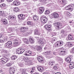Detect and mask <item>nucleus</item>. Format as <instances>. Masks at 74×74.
I'll list each match as a JSON object with an SVG mask.
<instances>
[{"mask_svg":"<svg viewBox=\"0 0 74 74\" xmlns=\"http://www.w3.org/2000/svg\"><path fill=\"white\" fill-rule=\"evenodd\" d=\"M23 40H24L25 42L26 43V44H28L30 42V40H28V39L24 38L23 39Z\"/></svg>","mask_w":74,"mask_h":74,"instance_id":"22","label":"nucleus"},{"mask_svg":"<svg viewBox=\"0 0 74 74\" xmlns=\"http://www.w3.org/2000/svg\"><path fill=\"white\" fill-rule=\"evenodd\" d=\"M69 67L70 69H73L74 67V63L70 64L69 65Z\"/></svg>","mask_w":74,"mask_h":74,"instance_id":"26","label":"nucleus"},{"mask_svg":"<svg viewBox=\"0 0 74 74\" xmlns=\"http://www.w3.org/2000/svg\"><path fill=\"white\" fill-rule=\"evenodd\" d=\"M53 68L54 70H57L58 69V68H57V66H54Z\"/></svg>","mask_w":74,"mask_h":74,"instance_id":"51","label":"nucleus"},{"mask_svg":"<svg viewBox=\"0 0 74 74\" xmlns=\"http://www.w3.org/2000/svg\"><path fill=\"white\" fill-rule=\"evenodd\" d=\"M66 45L68 47H72L73 46L72 44L70 43H67L66 44Z\"/></svg>","mask_w":74,"mask_h":74,"instance_id":"39","label":"nucleus"},{"mask_svg":"<svg viewBox=\"0 0 74 74\" xmlns=\"http://www.w3.org/2000/svg\"><path fill=\"white\" fill-rule=\"evenodd\" d=\"M27 23L28 25H32V21H28L27 22Z\"/></svg>","mask_w":74,"mask_h":74,"instance_id":"38","label":"nucleus"},{"mask_svg":"<svg viewBox=\"0 0 74 74\" xmlns=\"http://www.w3.org/2000/svg\"><path fill=\"white\" fill-rule=\"evenodd\" d=\"M34 67H32V70L31 71V73H33L34 71Z\"/></svg>","mask_w":74,"mask_h":74,"instance_id":"45","label":"nucleus"},{"mask_svg":"<svg viewBox=\"0 0 74 74\" xmlns=\"http://www.w3.org/2000/svg\"><path fill=\"white\" fill-rule=\"evenodd\" d=\"M60 50H61V51H64V50L66 49H64V48L63 47H61L60 48Z\"/></svg>","mask_w":74,"mask_h":74,"instance_id":"50","label":"nucleus"},{"mask_svg":"<svg viewBox=\"0 0 74 74\" xmlns=\"http://www.w3.org/2000/svg\"><path fill=\"white\" fill-rule=\"evenodd\" d=\"M12 43L11 41H8L7 43H6L5 44V46L7 48H10L12 46Z\"/></svg>","mask_w":74,"mask_h":74,"instance_id":"9","label":"nucleus"},{"mask_svg":"<svg viewBox=\"0 0 74 74\" xmlns=\"http://www.w3.org/2000/svg\"><path fill=\"white\" fill-rule=\"evenodd\" d=\"M2 51L3 53H5V52H7V51L6 50H2Z\"/></svg>","mask_w":74,"mask_h":74,"instance_id":"56","label":"nucleus"},{"mask_svg":"<svg viewBox=\"0 0 74 74\" xmlns=\"http://www.w3.org/2000/svg\"><path fill=\"white\" fill-rule=\"evenodd\" d=\"M5 41H8V39L4 38L3 39V40L0 39V42H4Z\"/></svg>","mask_w":74,"mask_h":74,"instance_id":"29","label":"nucleus"},{"mask_svg":"<svg viewBox=\"0 0 74 74\" xmlns=\"http://www.w3.org/2000/svg\"><path fill=\"white\" fill-rule=\"evenodd\" d=\"M9 73L10 74H14L15 73V71H14V70L10 69L9 70Z\"/></svg>","mask_w":74,"mask_h":74,"instance_id":"33","label":"nucleus"},{"mask_svg":"<svg viewBox=\"0 0 74 74\" xmlns=\"http://www.w3.org/2000/svg\"><path fill=\"white\" fill-rule=\"evenodd\" d=\"M19 66L22 67V66H23V64H22V63H21L19 64Z\"/></svg>","mask_w":74,"mask_h":74,"instance_id":"54","label":"nucleus"},{"mask_svg":"<svg viewBox=\"0 0 74 74\" xmlns=\"http://www.w3.org/2000/svg\"><path fill=\"white\" fill-rule=\"evenodd\" d=\"M58 2L61 5V7H63L67 3V1L66 0H58Z\"/></svg>","mask_w":74,"mask_h":74,"instance_id":"1","label":"nucleus"},{"mask_svg":"<svg viewBox=\"0 0 74 74\" xmlns=\"http://www.w3.org/2000/svg\"><path fill=\"white\" fill-rule=\"evenodd\" d=\"M3 72V70H0V74L1 73H2Z\"/></svg>","mask_w":74,"mask_h":74,"instance_id":"62","label":"nucleus"},{"mask_svg":"<svg viewBox=\"0 0 74 74\" xmlns=\"http://www.w3.org/2000/svg\"><path fill=\"white\" fill-rule=\"evenodd\" d=\"M3 37L4 35L1 34H0V38H3Z\"/></svg>","mask_w":74,"mask_h":74,"instance_id":"52","label":"nucleus"},{"mask_svg":"<svg viewBox=\"0 0 74 74\" xmlns=\"http://www.w3.org/2000/svg\"><path fill=\"white\" fill-rule=\"evenodd\" d=\"M53 25H54V26L56 27V29H61L63 27V25L59 23H54Z\"/></svg>","mask_w":74,"mask_h":74,"instance_id":"2","label":"nucleus"},{"mask_svg":"<svg viewBox=\"0 0 74 74\" xmlns=\"http://www.w3.org/2000/svg\"><path fill=\"white\" fill-rule=\"evenodd\" d=\"M8 33H11V32H12V28H9L8 30Z\"/></svg>","mask_w":74,"mask_h":74,"instance_id":"41","label":"nucleus"},{"mask_svg":"<svg viewBox=\"0 0 74 74\" xmlns=\"http://www.w3.org/2000/svg\"><path fill=\"white\" fill-rule=\"evenodd\" d=\"M63 41H58L57 42H56V43L55 45V47H59L60 46H62L63 45Z\"/></svg>","mask_w":74,"mask_h":74,"instance_id":"6","label":"nucleus"},{"mask_svg":"<svg viewBox=\"0 0 74 74\" xmlns=\"http://www.w3.org/2000/svg\"><path fill=\"white\" fill-rule=\"evenodd\" d=\"M14 11H15L16 12H19L20 10L18 8H14Z\"/></svg>","mask_w":74,"mask_h":74,"instance_id":"35","label":"nucleus"},{"mask_svg":"<svg viewBox=\"0 0 74 74\" xmlns=\"http://www.w3.org/2000/svg\"><path fill=\"white\" fill-rule=\"evenodd\" d=\"M58 62L59 63H60V64L63 63V60L62 59L59 60Z\"/></svg>","mask_w":74,"mask_h":74,"instance_id":"43","label":"nucleus"},{"mask_svg":"<svg viewBox=\"0 0 74 74\" xmlns=\"http://www.w3.org/2000/svg\"><path fill=\"white\" fill-rule=\"evenodd\" d=\"M48 21V19L45 16H42L40 19V21L41 23L43 24H45Z\"/></svg>","mask_w":74,"mask_h":74,"instance_id":"3","label":"nucleus"},{"mask_svg":"<svg viewBox=\"0 0 74 74\" xmlns=\"http://www.w3.org/2000/svg\"><path fill=\"white\" fill-rule=\"evenodd\" d=\"M4 15V13L2 10H0V16H2Z\"/></svg>","mask_w":74,"mask_h":74,"instance_id":"42","label":"nucleus"},{"mask_svg":"<svg viewBox=\"0 0 74 74\" xmlns=\"http://www.w3.org/2000/svg\"><path fill=\"white\" fill-rule=\"evenodd\" d=\"M56 59H57L58 61H59V60H60L61 59L60 58L58 57H56Z\"/></svg>","mask_w":74,"mask_h":74,"instance_id":"48","label":"nucleus"},{"mask_svg":"<svg viewBox=\"0 0 74 74\" xmlns=\"http://www.w3.org/2000/svg\"><path fill=\"white\" fill-rule=\"evenodd\" d=\"M38 69L40 72H42L43 71V70H44V68L42 66H39L38 68Z\"/></svg>","mask_w":74,"mask_h":74,"instance_id":"23","label":"nucleus"},{"mask_svg":"<svg viewBox=\"0 0 74 74\" xmlns=\"http://www.w3.org/2000/svg\"><path fill=\"white\" fill-rule=\"evenodd\" d=\"M67 12H65L64 13V14L65 15H67Z\"/></svg>","mask_w":74,"mask_h":74,"instance_id":"57","label":"nucleus"},{"mask_svg":"<svg viewBox=\"0 0 74 74\" xmlns=\"http://www.w3.org/2000/svg\"><path fill=\"white\" fill-rule=\"evenodd\" d=\"M8 2H11L12 1V0H7Z\"/></svg>","mask_w":74,"mask_h":74,"instance_id":"60","label":"nucleus"},{"mask_svg":"<svg viewBox=\"0 0 74 74\" xmlns=\"http://www.w3.org/2000/svg\"><path fill=\"white\" fill-rule=\"evenodd\" d=\"M20 4V3L18 1L15 0L13 2V5H19Z\"/></svg>","mask_w":74,"mask_h":74,"instance_id":"18","label":"nucleus"},{"mask_svg":"<svg viewBox=\"0 0 74 74\" xmlns=\"http://www.w3.org/2000/svg\"><path fill=\"white\" fill-rule=\"evenodd\" d=\"M49 10H47L45 12V14H49Z\"/></svg>","mask_w":74,"mask_h":74,"instance_id":"44","label":"nucleus"},{"mask_svg":"<svg viewBox=\"0 0 74 74\" xmlns=\"http://www.w3.org/2000/svg\"><path fill=\"white\" fill-rule=\"evenodd\" d=\"M45 0H39V2H40V3H45Z\"/></svg>","mask_w":74,"mask_h":74,"instance_id":"49","label":"nucleus"},{"mask_svg":"<svg viewBox=\"0 0 74 74\" xmlns=\"http://www.w3.org/2000/svg\"><path fill=\"white\" fill-rule=\"evenodd\" d=\"M14 19H15V17L14 15H11L9 16V19L10 20H13Z\"/></svg>","mask_w":74,"mask_h":74,"instance_id":"27","label":"nucleus"},{"mask_svg":"<svg viewBox=\"0 0 74 74\" xmlns=\"http://www.w3.org/2000/svg\"><path fill=\"white\" fill-rule=\"evenodd\" d=\"M71 51L72 52L74 53V47H73V49L71 50Z\"/></svg>","mask_w":74,"mask_h":74,"instance_id":"59","label":"nucleus"},{"mask_svg":"<svg viewBox=\"0 0 74 74\" xmlns=\"http://www.w3.org/2000/svg\"><path fill=\"white\" fill-rule=\"evenodd\" d=\"M6 65L7 67H10L12 65V64L9 63L6 64Z\"/></svg>","mask_w":74,"mask_h":74,"instance_id":"40","label":"nucleus"},{"mask_svg":"<svg viewBox=\"0 0 74 74\" xmlns=\"http://www.w3.org/2000/svg\"><path fill=\"white\" fill-rule=\"evenodd\" d=\"M67 41L70 40H74V38L73 37L72 35L71 34H69L68 36V38H66Z\"/></svg>","mask_w":74,"mask_h":74,"instance_id":"14","label":"nucleus"},{"mask_svg":"<svg viewBox=\"0 0 74 74\" xmlns=\"http://www.w3.org/2000/svg\"><path fill=\"white\" fill-rule=\"evenodd\" d=\"M27 16L26 14H19L18 15V18L20 19H25L26 17Z\"/></svg>","mask_w":74,"mask_h":74,"instance_id":"8","label":"nucleus"},{"mask_svg":"<svg viewBox=\"0 0 74 74\" xmlns=\"http://www.w3.org/2000/svg\"><path fill=\"white\" fill-rule=\"evenodd\" d=\"M45 10V8L44 7H40L39 8V12L40 14H42L44 10Z\"/></svg>","mask_w":74,"mask_h":74,"instance_id":"15","label":"nucleus"},{"mask_svg":"<svg viewBox=\"0 0 74 74\" xmlns=\"http://www.w3.org/2000/svg\"><path fill=\"white\" fill-rule=\"evenodd\" d=\"M38 60L39 62H43V58L41 56L38 57Z\"/></svg>","mask_w":74,"mask_h":74,"instance_id":"20","label":"nucleus"},{"mask_svg":"<svg viewBox=\"0 0 74 74\" xmlns=\"http://www.w3.org/2000/svg\"><path fill=\"white\" fill-rule=\"evenodd\" d=\"M51 52V51H47L46 52H44V53L45 55H49L50 54V53Z\"/></svg>","mask_w":74,"mask_h":74,"instance_id":"31","label":"nucleus"},{"mask_svg":"<svg viewBox=\"0 0 74 74\" xmlns=\"http://www.w3.org/2000/svg\"><path fill=\"white\" fill-rule=\"evenodd\" d=\"M36 49L37 51H39L40 49H41V47L39 46H36Z\"/></svg>","mask_w":74,"mask_h":74,"instance_id":"37","label":"nucleus"},{"mask_svg":"<svg viewBox=\"0 0 74 74\" xmlns=\"http://www.w3.org/2000/svg\"><path fill=\"white\" fill-rule=\"evenodd\" d=\"M66 51H67V50H66V49H65L64 51H61L60 54L61 55V56H63V55H65V53L66 52Z\"/></svg>","mask_w":74,"mask_h":74,"instance_id":"19","label":"nucleus"},{"mask_svg":"<svg viewBox=\"0 0 74 74\" xmlns=\"http://www.w3.org/2000/svg\"><path fill=\"white\" fill-rule=\"evenodd\" d=\"M23 29H24L23 30ZM21 30H21V32L23 33H24L25 34H27V33L26 32V28L25 27L21 28L20 29Z\"/></svg>","mask_w":74,"mask_h":74,"instance_id":"16","label":"nucleus"},{"mask_svg":"<svg viewBox=\"0 0 74 74\" xmlns=\"http://www.w3.org/2000/svg\"><path fill=\"white\" fill-rule=\"evenodd\" d=\"M17 58V57L15 56H13L11 57V59L12 60H15Z\"/></svg>","mask_w":74,"mask_h":74,"instance_id":"34","label":"nucleus"},{"mask_svg":"<svg viewBox=\"0 0 74 74\" xmlns=\"http://www.w3.org/2000/svg\"><path fill=\"white\" fill-rule=\"evenodd\" d=\"M50 18L51 19L52 18H58L59 17V14H58V13L56 12H54L52 14H51L50 15Z\"/></svg>","mask_w":74,"mask_h":74,"instance_id":"5","label":"nucleus"},{"mask_svg":"<svg viewBox=\"0 0 74 74\" xmlns=\"http://www.w3.org/2000/svg\"><path fill=\"white\" fill-rule=\"evenodd\" d=\"M33 19L34 21H37L38 19V17L36 15H35L33 16Z\"/></svg>","mask_w":74,"mask_h":74,"instance_id":"30","label":"nucleus"},{"mask_svg":"<svg viewBox=\"0 0 74 74\" xmlns=\"http://www.w3.org/2000/svg\"><path fill=\"white\" fill-rule=\"evenodd\" d=\"M74 7V4H71L68 6H66L65 7V10H69L71 11H72L73 10V9L72 8Z\"/></svg>","mask_w":74,"mask_h":74,"instance_id":"4","label":"nucleus"},{"mask_svg":"<svg viewBox=\"0 0 74 74\" xmlns=\"http://www.w3.org/2000/svg\"><path fill=\"white\" fill-rule=\"evenodd\" d=\"M0 7H5V4L3 3L2 4H1L0 5Z\"/></svg>","mask_w":74,"mask_h":74,"instance_id":"46","label":"nucleus"},{"mask_svg":"<svg viewBox=\"0 0 74 74\" xmlns=\"http://www.w3.org/2000/svg\"><path fill=\"white\" fill-rule=\"evenodd\" d=\"M8 60V58L5 57H3L0 59V61L2 64H5L7 62Z\"/></svg>","mask_w":74,"mask_h":74,"instance_id":"7","label":"nucleus"},{"mask_svg":"<svg viewBox=\"0 0 74 74\" xmlns=\"http://www.w3.org/2000/svg\"><path fill=\"white\" fill-rule=\"evenodd\" d=\"M2 23L4 25H7L8 24V22L6 19H4L2 20Z\"/></svg>","mask_w":74,"mask_h":74,"instance_id":"24","label":"nucleus"},{"mask_svg":"<svg viewBox=\"0 0 74 74\" xmlns=\"http://www.w3.org/2000/svg\"><path fill=\"white\" fill-rule=\"evenodd\" d=\"M52 25H48L47 24L45 26V27L46 29L49 31L51 30V27Z\"/></svg>","mask_w":74,"mask_h":74,"instance_id":"13","label":"nucleus"},{"mask_svg":"<svg viewBox=\"0 0 74 74\" xmlns=\"http://www.w3.org/2000/svg\"><path fill=\"white\" fill-rule=\"evenodd\" d=\"M65 60L68 63H71V59L70 58H65Z\"/></svg>","mask_w":74,"mask_h":74,"instance_id":"25","label":"nucleus"},{"mask_svg":"<svg viewBox=\"0 0 74 74\" xmlns=\"http://www.w3.org/2000/svg\"><path fill=\"white\" fill-rule=\"evenodd\" d=\"M28 64L29 66H30V65H31V64H32V63H31V62H28Z\"/></svg>","mask_w":74,"mask_h":74,"instance_id":"58","label":"nucleus"},{"mask_svg":"<svg viewBox=\"0 0 74 74\" xmlns=\"http://www.w3.org/2000/svg\"><path fill=\"white\" fill-rule=\"evenodd\" d=\"M52 53H53V55H56V52H53Z\"/></svg>","mask_w":74,"mask_h":74,"instance_id":"63","label":"nucleus"},{"mask_svg":"<svg viewBox=\"0 0 74 74\" xmlns=\"http://www.w3.org/2000/svg\"><path fill=\"white\" fill-rule=\"evenodd\" d=\"M33 53L31 51L28 49L25 51V55L26 56H30L31 55H33Z\"/></svg>","mask_w":74,"mask_h":74,"instance_id":"12","label":"nucleus"},{"mask_svg":"<svg viewBox=\"0 0 74 74\" xmlns=\"http://www.w3.org/2000/svg\"><path fill=\"white\" fill-rule=\"evenodd\" d=\"M55 74H61L60 72H58L55 73Z\"/></svg>","mask_w":74,"mask_h":74,"instance_id":"64","label":"nucleus"},{"mask_svg":"<svg viewBox=\"0 0 74 74\" xmlns=\"http://www.w3.org/2000/svg\"><path fill=\"white\" fill-rule=\"evenodd\" d=\"M29 42H30L31 43V44H33V43H34V40L32 38H29Z\"/></svg>","mask_w":74,"mask_h":74,"instance_id":"32","label":"nucleus"},{"mask_svg":"<svg viewBox=\"0 0 74 74\" xmlns=\"http://www.w3.org/2000/svg\"><path fill=\"white\" fill-rule=\"evenodd\" d=\"M61 36L62 37L64 38V37H65L67 36V34H66V33L62 34Z\"/></svg>","mask_w":74,"mask_h":74,"instance_id":"36","label":"nucleus"},{"mask_svg":"<svg viewBox=\"0 0 74 74\" xmlns=\"http://www.w3.org/2000/svg\"><path fill=\"white\" fill-rule=\"evenodd\" d=\"M38 43L40 45H44V40H39Z\"/></svg>","mask_w":74,"mask_h":74,"instance_id":"28","label":"nucleus"},{"mask_svg":"<svg viewBox=\"0 0 74 74\" xmlns=\"http://www.w3.org/2000/svg\"><path fill=\"white\" fill-rule=\"evenodd\" d=\"M4 0H0V3L4 2Z\"/></svg>","mask_w":74,"mask_h":74,"instance_id":"61","label":"nucleus"},{"mask_svg":"<svg viewBox=\"0 0 74 74\" xmlns=\"http://www.w3.org/2000/svg\"><path fill=\"white\" fill-rule=\"evenodd\" d=\"M40 32L38 31V30H36L34 31V34L35 35H38L40 36Z\"/></svg>","mask_w":74,"mask_h":74,"instance_id":"21","label":"nucleus"},{"mask_svg":"<svg viewBox=\"0 0 74 74\" xmlns=\"http://www.w3.org/2000/svg\"><path fill=\"white\" fill-rule=\"evenodd\" d=\"M48 64L50 66H53L55 65V61H51L48 62Z\"/></svg>","mask_w":74,"mask_h":74,"instance_id":"17","label":"nucleus"},{"mask_svg":"<svg viewBox=\"0 0 74 74\" xmlns=\"http://www.w3.org/2000/svg\"><path fill=\"white\" fill-rule=\"evenodd\" d=\"M25 51V49H18L17 50V52L19 54H21V53H23Z\"/></svg>","mask_w":74,"mask_h":74,"instance_id":"11","label":"nucleus"},{"mask_svg":"<svg viewBox=\"0 0 74 74\" xmlns=\"http://www.w3.org/2000/svg\"><path fill=\"white\" fill-rule=\"evenodd\" d=\"M61 34H63V33H64V30H62L61 32Z\"/></svg>","mask_w":74,"mask_h":74,"instance_id":"55","label":"nucleus"},{"mask_svg":"<svg viewBox=\"0 0 74 74\" xmlns=\"http://www.w3.org/2000/svg\"><path fill=\"white\" fill-rule=\"evenodd\" d=\"M66 15L68 16H71V14L70 12H67Z\"/></svg>","mask_w":74,"mask_h":74,"instance_id":"47","label":"nucleus"},{"mask_svg":"<svg viewBox=\"0 0 74 74\" xmlns=\"http://www.w3.org/2000/svg\"><path fill=\"white\" fill-rule=\"evenodd\" d=\"M31 48H32V49H36V46L35 47V46H32L31 47Z\"/></svg>","mask_w":74,"mask_h":74,"instance_id":"53","label":"nucleus"},{"mask_svg":"<svg viewBox=\"0 0 74 74\" xmlns=\"http://www.w3.org/2000/svg\"><path fill=\"white\" fill-rule=\"evenodd\" d=\"M14 41H15L13 43V47H17L19 45V42L18 40H17V39H16L14 40Z\"/></svg>","mask_w":74,"mask_h":74,"instance_id":"10","label":"nucleus"}]
</instances>
